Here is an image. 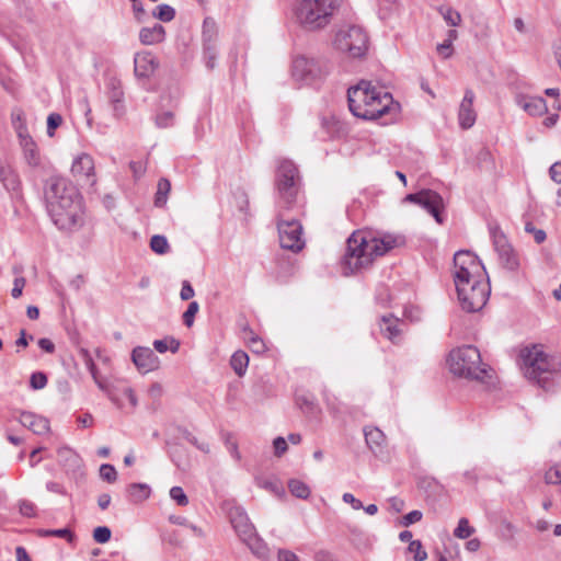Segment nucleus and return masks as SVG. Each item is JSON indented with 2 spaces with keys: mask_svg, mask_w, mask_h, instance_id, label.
Here are the masks:
<instances>
[{
  "mask_svg": "<svg viewBox=\"0 0 561 561\" xmlns=\"http://www.w3.org/2000/svg\"><path fill=\"white\" fill-rule=\"evenodd\" d=\"M48 214L54 224L61 230H73L83 224L82 197L64 198V201L47 206Z\"/></svg>",
  "mask_w": 561,
  "mask_h": 561,
  "instance_id": "obj_7",
  "label": "nucleus"
},
{
  "mask_svg": "<svg viewBox=\"0 0 561 561\" xmlns=\"http://www.w3.org/2000/svg\"><path fill=\"white\" fill-rule=\"evenodd\" d=\"M204 47V58L205 64L208 69H213L215 67V61L217 58V48L216 45H206Z\"/></svg>",
  "mask_w": 561,
  "mask_h": 561,
  "instance_id": "obj_47",
  "label": "nucleus"
},
{
  "mask_svg": "<svg viewBox=\"0 0 561 561\" xmlns=\"http://www.w3.org/2000/svg\"><path fill=\"white\" fill-rule=\"evenodd\" d=\"M276 187L279 199L286 208L296 201L299 188V174L296 165L290 160H282L276 173Z\"/></svg>",
  "mask_w": 561,
  "mask_h": 561,
  "instance_id": "obj_9",
  "label": "nucleus"
},
{
  "mask_svg": "<svg viewBox=\"0 0 561 561\" xmlns=\"http://www.w3.org/2000/svg\"><path fill=\"white\" fill-rule=\"evenodd\" d=\"M195 291L188 280H183L180 297L182 300H188L193 298Z\"/></svg>",
  "mask_w": 561,
  "mask_h": 561,
  "instance_id": "obj_61",
  "label": "nucleus"
},
{
  "mask_svg": "<svg viewBox=\"0 0 561 561\" xmlns=\"http://www.w3.org/2000/svg\"><path fill=\"white\" fill-rule=\"evenodd\" d=\"M401 322L398 318L383 316L380 321V331L389 340L394 341L401 333Z\"/></svg>",
  "mask_w": 561,
  "mask_h": 561,
  "instance_id": "obj_27",
  "label": "nucleus"
},
{
  "mask_svg": "<svg viewBox=\"0 0 561 561\" xmlns=\"http://www.w3.org/2000/svg\"><path fill=\"white\" fill-rule=\"evenodd\" d=\"M165 37L164 27L154 24L152 27H142L139 32V39L144 45H154L163 42Z\"/></svg>",
  "mask_w": 561,
  "mask_h": 561,
  "instance_id": "obj_25",
  "label": "nucleus"
},
{
  "mask_svg": "<svg viewBox=\"0 0 561 561\" xmlns=\"http://www.w3.org/2000/svg\"><path fill=\"white\" fill-rule=\"evenodd\" d=\"M71 173L79 179L91 180L94 175V160L88 153H80L72 162Z\"/></svg>",
  "mask_w": 561,
  "mask_h": 561,
  "instance_id": "obj_21",
  "label": "nucleus"
},
{
  "mask_svg": "<svg viewBox=\"0 0 561 561\" xmlns=\"http://www.w3.org/2000/svg\"><path fill=\"white\" fill-rule=\"evenodd\" d=\"M474 533V528L469 525L467 518H460L458 526L454 530V536L459 539H467Z\"/></svg>",
  "mask_w": 561,
  "mask_h": 561,
  "instance_id": "obj_41",
  "label": "nucleus"
},
{
  "mask_svg": "<svg viewBox=\"0 0 561 561\" xmlns=\"http://www.w3.org/2000/svg\"><path fill=\"white\" fill-rule=\"evenodd\" d=\"M249 549L252 551L254 556L260 559H267L270 557V549L267 545L264 542L262 538H260L256 533L252 534L244 540H242Z\"/></svg>",
  "mask_w": 561,
  "mask_h": 561,
  "instance_id": "obj_30",
  "label": "nucleus"
},
{
  "mask_svg": "<svg viewBox=\"0 0 561 561\" xmlns=\"http://www.w3.org/2000/svg\"><path fill=\"white\" fill-rule=\"evenodd\" d=\"M367 44L368 39L365 31L357 25L341 26L334 37V47L353 58L364 56Z\"/></svg>",
  "mask_w": 561,
  "mask_h": 561,
  "instance_id": "obj_8",
  "label": "nucleus"
},
{
  "mask_svg": "<svg viewBox=\"0 0 561 561\" xmlns=\"http://www.w3.org/2000/svg\"><path fill=\"white\" fill-rule=\"evenodd\" d=\"M525 231L528 233H533L534 239L538 244L542 243L547 238L546 232L542 229L535 228V226L531 222L526 224Z\"/></svg>",
  "mask_w": 561,
  "mask_h": 561,
  "instance_id": "obj_56",
  "label": "nucleus"
},
{
  "mask_svg": "<svg viewBox=\"0 0 561 561\" xmlns=\"http://www.w3.org/2000/svg\"><path fill=\"white\" fill-rule=\"evenodd\" d=\"M62 124V117L58 113H50L47 117V135L53 137L55 130Z\"/></svg>",
  "mask_w": 561,
  "mask_h": 561,
  "instance_id": "obj_45",
  "label": "nucleus"
},
{
  "mask_svg": "<svg viewBox=\"0 0 561 561\" xmlns=\"http://www.w3.org/2000/svg\"><path fill=\"white\" fill-rule=\"evenodd\" d=\"M288 489L290 493L298 499H307L310 495L309 486L297 479H293L288 482Z\"/></svg>",
  "mask_w": 561,
  "mask_h": 561,
  "instance_id": "obj_35",
  "label": "nucleus"
},
{
  "mask_svg": "<svg viewBox=\"0 0 561 561\" xmlns=\"http://www.w3.org/2000/svg\"><path fill=\"white\" fill-rule=\"evenodd\" d=\"M328 72L325 62L320 59L307 55H298L293 59L291 76L302 84H313L322 80Z\"/></svg>",
  "mask_w": 561,
  "mask_h": 561,
  "instance_id": "obj_10",
  "label": "nucleus"
},
{
  "mask_svg": "<svg viewBox=\"0 0 561 561\" xmlns=\"http://www.w3.org/2000/svg\"><path fill=\"white\" fill-rule=\"evenodd\" d=\"M0 182L11 192H15L20 187L19 175L9 164L0 163Z\"/></svg>",
  "mask_w": 561,
  "mask_h": 561,
  "instance_id": "obj_28",
  "label": "nucleus"
},
{
  "mask_svg": "<svg viewBox=\"0 0 561 561\" xmlns=\"http://www.w3.org/2000/svg\"><path fill=\"white\" fill-rule=\"evenodd\" d=\"M100 477L102 480L114 483L117 480V471L114 466L110 463H103L100 467Z\"/></svg>",
  "mask_w": 561,
  "mask_h": 561,
  "instance_id": "obj_44",
  "label": "nucleus"
},
{
  "mask_svg": "<svg viewBox=\"0 0 561 561\" xmlns=\"http://www.w3.org/2000/svg\"><path fill=\"white\" fill-rule=\"evenodd\" d=\"M46 385H47V377L44 373L36 371L31 375L30 386L34 390L43 389L46 387Z\"/></svg>",
  "mask_w": 561,
  "mask_h": 561,
  "instance_id": "obj_48",
  "label": "nucleus"
},
{
  "mask_svg": "<svg viewBox=\"0 0 561 561\" xmlns=\"http://www.w3.org/2000/svg\"><path fill=\"white\" fill-rule=\"evenodd\" d=\"M41 535L66 538L69 542L73 540V534L68 528L41 530Z\"/></svg>",
  "mask_w": 561,
  "mask_h": 561,
  "instance_id": "obj_52",
  "label": "nucleus"
},
{
  "mask_svg": "<svg viewBox=\"0 0 561 561\" xmlns=\"http://www.w3.org/2000/svg\"><path fill=\"white\" fill-rule=\"evenodd\" d=\"M131 360L137 369L142 374L153 371L160 366V360L154 352L145 346H137L133 350Z\"/></svg>",
  "mask_w": 561,
  "mask_h": 561,
  "instance_id": "obj_15",
  "label": "nucleus"
},
{
  "mask_svg": "<svg viewBox=\"0 0 561 561\" xmlns=\"http://www.w3.org/2000/svg\"><path fill=\"white\" fill-rule=\"evenodd\" d=\"M278 561H300L296 553L287 549H279L277 553Z\"/></svg>",
  "mask_w": 561,
  "mask_h": 561,
  "instance_id": "obj_63",
  "label": "nucleus"
},
{
  "mask_svg": "<svg viewBox=\"0 0 561 561\" xmlns=\"http://www.w3.org/2000/svg\"><path fill=\"white\" fill-rule=\"evenodd\" d=\"M522 370L530 382L549 390L561 380V359L547 353L542 345L522 351Z\"/></svg>",
  "mask_w": 561,
  "mask_h": 561,
  "instance_id": "obj_4",
  "label": "nucleus"
},
{
  "mask_svg": "<svg viewBox=\"0 0 561 561\" xmlns=\"http://www.w3.org/2000/svg\"><path fill=\"white\" fill-rule=\"evenodd\" d=\"M350 111L363 119H377L386 115H394L399 104L394 103L391 93L368 81H360L347 90Z\"/></svg>",
  "mask_w": 561,
  "mask_h": 561,
  "instance_id": "obj_3",
  "label": "nucleus"
},
{
  "mask_svg": "<svg viewBox=\"0 0 561 561\" xmlns=\"http://www.w3.org/2000/svg\"><path fill=\"white\" fill-rule=\"evenodd\" d=\"M545 481L548 484H560L561 483V468L559 466L550 468L545 473Z\"/></svg>",
  "mask_w": 561,
  "mask_h": 561,
  "instance_id": "obj_54",
  "label": "nucleus"
},
{
  "mask_svg": "<svg viewBox=\"0 0 561 561\" xmlns=\"http://www.w3.org/2000/svg\"><path fill=\"white\" fill-rule=\"evenodd\" d=\"M404 242L400 236L385 233L374 236L366 231H355L347 239L343 265L345 274L367 268L375 257L386 254Z\"/></svg>",
  "mask_w": 561,
  "mask_h": 561,
  "instance_id": "obj_2",
  "label": "nucleus"
},
{
  "mask_svg": "<svg viewBox=\"0 0 561 561\" xmlns=\"http://www.w3.org/2000/svg\"><path fill=\"white\" fill-rule=\"evenodd\" d=\"M251 336L248 339V344L252 352L261 354L265 352L266 346L261 337L250 332Z\"/></svg>",
  "mask_w": 561,
  "mask_h": 561,
  "instance_id": "obj_53",
  "label": "nucleus"
},
{
  "mask_svg": "<svg viewBox=\"0 0 561 561\" xmlns=\"http://www.w3.org/2000/svg\"><path fill=\"white\" fill-rule=\"evenodd\" d=\"M230 365L238 376H243L249 365V356L243 351L233 353L230 359Z\"/></svg>",
  "mask_w": 561,
  "mask_h": 561,
  "instance_id": "obj_33",
  "label": "nucleus"
},
{
  "mask_svg": "<svg viewBox=\"0 0 561 561\" xmlns=\"http://www.w3.org/2000/svg\"><path fill=\"white\" fill-rule=\"evenodd\" d=\"M409 551L414 554L415 561H425L427 558V553L423 549L420 540L411 541L409 545Z\"/></svg>",
  "mask_w": 561,
  "mask_h": 561,
  "instance_id": "obj_46",
  "label": "nucleus"
},
{
  "mask_svg": "<svg viewBox=\"0 0 561 561\" xmlns=\"http://www.w3.org/2000/svg\"><path fill=\"white\" fill-rule=\"evenodd\" d=\"M25 278L24 277H16L13 282V288H12V291H11V295L13 298H19L21 297L22 293H23V288L25 286Z\"/></svg>",
  "mask_w": 561,
  "mask_h": 561,
  "instance_id": "obj_59",
  "label": "nucleus"
},
{
  "mask_svg": "<svg viewBox=\"0 0 561 561\" xmlns=\"http://www.w3.org/2000/svg\"><path fill=\"white\" fill-rule=\"evenodd\" d=\"M107 98L116 118H121L125 114L124 92L122 84L117 79H110L107 84Z\"/></svg>",
  "mask_w": 561,
  "mask_h": 561,
  "instance_id": "obj_20",
  "label": "nucleus"
},
{
  "mask_svg": "<svg viewBox=\"0 0 561 561\" xmlns=\"http://www.w3.org/2000/svg\"><path fill=\"white\" fill-rule=\"evenodd\" d=\"M447 364L450 373L457 377L481 382L491 377L490 367L482 363L480 351L472 345L450 351Z\"/></svg>",
  "mask_w": 561,
  "mask_h": 561,
  "instance_id": "obj_6",
  "label": "nucleus"
},
{
  "mask_svg": "<svg viewBox=\"0 0 561 561\" xmlns=\"http://www.w3.org/2000/svg\"><path fill=\"white\" fill-rule=\"evenodd\" d=\"M454 282L461 308L467 312L481 310L490 296L489 282L484 279V267L470 251H458L454 255Z\"/></svg>",
  "mask_w": 561,
  "mask_h": 561,
  "instance_id": "obj_1",
  "label": "nucleus"
},
{
  "mask_svg": "<svg viewBox=\"0 0 561 561\" xmlns=\"http://www.w3.org/2000/svg\"><path fill=\"white\" fill-rule=\"evenodd\" d=\"M150 248L157 254H165L170 250L169 242L164 236L154 234L150 240Z\"/></svg>",
  "mask_w": 561,
  "mask_h": 561,
  "instance_id": "obj_36",
  "label": "nucleus"
},
{
  "mask_svg": "<svg viewBox=\"0 0 561 561\" xmlns=\"http://www.w3.org/2000/svg\"><path fill=\"white\" fill-rule=\"evenodd\" d=\"M199 306L196 301L190 302L186 311L183 313V322L186 327H192L194 317L198 312Z\"/></svg>",
  "mask_w": 561,
  "mask_h": 561,
  "instance_id": "obj_50",
  "label": "nucleus"
},
{
  "mask_svg": "<svg viewBox=\"0 0 561 561\" xmlns=\"http://www.w3.org/2000/svg\"><path fill=\"white\" fill-rule=\"evenodd\" d=\"M474 93L472 90L465 91L463 99L459 106L458 119L459 125L463 129L472 127L476 123L477 113L473 108Z\"/></svg>",
  "mask_w": 561,
  "mask_h": 561,
  "instance_id": "obj_18",
  "label": "nucleus"
},
{
  "mask_svg": "<svg viewBox=\"0 0 561 561\" xmlns=\"http://www.w3.org/2000/svg\"><path fill=\"white\" fill-rule=\"evenodd\" d=\"M230 523L241 540L255 533L247 513L241 507H232L229 512Z\"/></svg>",
  "mask_w": 561,
  "mask_h": 561,
  "instance_id": "obj_17",
  "label": "nucleus"
},
{
  "mask_svg": "<svg viewBox=\"0 0 561 561\" xmlns=\"http://www.w3.org/2000/svg\"><path fill=\"white\" fill-rule=\"evenodd\" d=\"M518 105L529 115H542L547 111L545 99L539 96H520L517 100Z\"/></svg>",
  "mask_w": 561,
  "mask_h": 561,
  "instance_id": "obj_24",
  "label": "nucleus"
},
{
  "mask_svg": "<svg viewBox=\"0 0 561 561\" xmlns=\"http://www.w3.org/2000/svg\"><path fill=\"white\" fill-rule=\"evenodd\" d=\"M58 461L69 468H73L78 466L80 458L79 456L69 447H61L57 450Z\"/></svg>",
  "mask_w": 561,
  "mask_h": 561,
  "instance_id": "obj_34",
  "label": "nucleus"
},
{
  "mask_svg": "<svg viewBox=\"0 0 561 561\" xmlns=\"http://www.w3.org/2000/svg\"><path fill=\"white\" fill-rule=\"evenodd\" d=\"M407 201L415 203L427 210L438 224L443 222L442 210L444 208V201L438 193L432 190H424L419 193L409 194Z\"/></svg>",
  "mask_w": 561,
  "mask_h": 561,
  "instance_id": "obj_14",
  "label": "nucleus"
},
{
  "mask_svg": "<svg viewBox=\"0 0 561 561\" xmlns=\"http://www.w3.org/2000/svg\"><path fill=\"white\" fill-rule=\"evenodd\" d=\"M549 176L554 183L561 184V161L554 162L550 167Z\"/></svg>",
  "mask_w": 561,
  "mask_h": 561,
  "instance_id": "obj_60",
  "label": "nucleus"
},
{
  "mask_svg": "<svg viewBox=\"0 0 561 561\" xmlns=\"http://www.w3.org/2000/svg\"><path fill=\"white\" fill-rule=\"evenodd\" d=\"M158 67L157 58L149 51L137 53L134 58V72L137 78H149Z\"/></svg>",
  "mask_w": 561,
  "mask_h": 561,
  "instance_id": "obj_19",
  "label": "nucleus"
},
{
  "mask_svg": "<svg viewBox=\"0 0 561 561\" xmlns=\"http://www.w3.org/2000/svg\"><path fill=\"white\" fill-rule=\"evenodd\" d=\"M203 46L216 45L218 37V26L213 18H206L203 22Z\"/></svg>",
  "mask_w": 561,
  "mask_h": 561,
  "instance_id": "obj_32",
  "label": "nucleus"
},
{
  "mask_svg": "<svg viewBox=\"0 0 561 561\" xmlns=\"http://www.w3.org/2000/svg\"><path fill=\"white\" fill-rule=\"evenodd\" d=\"M175 116L171 111H164L156 115V125L159 128H168L174 125Z\"/></svg>",
  "mask_w": 561,
  "mask_h": 561,
  "instance_id": "obj_42",
  "label": "nucleus"
},
{
  "mask_svg": "<svg viewBox=\"0 0 561 561\" xmlns=\"http://www.w3.org/2000/svg\"><path fill=\"white\" fill-rule=\"evenodd\" d=\"M343 0H295L294 16L297 24L307 32L327 28Z\"/></svg>",
  "mask_w": 561,
  "mask_h": 561,
  "instance_id": "obj_5",
  "label": "nucleus"
},
{
  "mask_svg": "<svg viewBox=\"0 0 561 561\" xmlns=\"http://www.w3.org/2000/svg\"><path fill=\"white\" fill-rule=\"evenodd\" d=\"M129 167L135 178H140L146 171L145 164L140 161H131Z\"/></svg>",
  "mask_w": 561,
  "mask_h": 561,
  "instance_id": "obj_64",
  "label": "nucleus"
},
{
  "mask_svg": "<svg viewBox=\"0 0 561 561\" xmlns=\"http://www.w3.org/2000/svg\"><path fill=\"white\" fill-rule=\"evenodd\" d=\"M278 234L283 249L298 252L305 247L302 226L297 220H279Z\"/></svg>",
  "mask_w": 561,
  "mask_h": 561,
  "instance_id": "obj_11",
  "label": "nucleus"
},
{
  "mask_svg": "<svg viewBox=\"0 0 561 561\" xmlns=\"http://www.w3.org/2000/svg\"><path fill=\"white\" fill-rule=\"evenodd\" d=\"M19 422L37 435L45 434L49 431L48 420L32 412H22Z\"/></svg>",
  "mask_w": 561,
  "mask_h": 561,
  "instance_id": "obj_22",
  "label": "nucleus"
},
{
  "mask_svg": "<svg viewBox=\"0 0 561 561\" xmlns=\"http://www.w3.org/2000/svg\"><path fill=\"white\" fill-rule=\"evenodd\" d=\"M18 137L27 164L31 167H38L41 164V154L36 142L28 134L27 127H24L23 125L19 126Z\"/></svg>",
  "mask_w": 561,
  "mask_h": 561,
  "instance_id": "obj_16",
  "label": "nucleus"
},
{
  "mask_svg": "<svg viewBox=\"0 0 561 561\" xmlns=\"http://www.w3.org/2000/svg\"><path fill=\"white\" fill-rule=\"evenodd\" d=\"M364 436L368 448L379 456L383 453L386 446V435L381 430L375 426L364 427Z\"/></svg>",
  "mask_w": 561,
  "mask_h": 561,
  "instance_id": "obj_23",
  "label": "nucleus"
},
{
  "mask_svg": "<svg viewBox=\"0 0 561 561\" xmlns=\"http://www.w3.org/2000/svg\"><path fill=\"white\" fill-rule=\"evenodd\" d=\"M422 516H423V514L421 511H417V510L412 511L403 516L401 525L408 527L411 524L420 522L422 519Z\"/></svg>",
  "mask_w": 561,
  "mask_h": 561,
  "instance_id": "obj_57",
  "label": "nucleus"
},
{
  "mask_svg": "<svg viewBox=\"0 0 561 561\" xmlns=\"http://www.w3.org/2000/svg\"><path fill=\"white\" fill-rule=\"evenodd\" d=\"M19 511H20L21 515H23L25 517H34L36 515V507L34 505V503H32L27 500H23L20 502Z\"/></svg>",
  "mask_w": 561,
  "mask_h": 561,
  "instance_id": "obj_55",
  "label": "nucleus"
},
{
  "mask_svg": "<svg viewBox=\"0 0 561 561\" xmlns=\"http://www.w3.org/2000/svg\"><path fill=\"white\" fill-rule=\"evenodd\" d=\"M129 500L134 503H140L150 496L151 489L146 483H130L126 488Z\"/></svg>",
  "mask_w": 561,
  "mask_h": 561,
  "instance_id": "obj_31",
  "label": "nucleus"
},
{
  "mask_svg": "<svg viewBox=\"0 0 561 561\" xmlns=\"http://www.w3.org/2000/svg\"><path fill=\"white\" fill-rule=\"evenodd\" d=\"M154 350L159 353H164L168 350H170L172 353H176L180 347L179 341L175 339H163V340H156L153 342Z\"/></svg>",
  "mask_w": 561,
  "mask_h": 561,
  "instance_id": "obj_37",
  "label": "nucleus"
},
{
  "mask_svg": "<svg viewBox=\"0 0 561 561\" xmlns=\"http://www.w3.org/2000/svg\"><path fill=\"white\" fill-rule=\"evenodd\" d=\"M79 354L85 365V367L88 368V370L90 371L91 374V377L92 379L94 380V382L96 383V386L102 390V391H107V383H106V380L104 378H102L99 374V370L94 364V360H93V357L92 355L90 354V352L84 348V347H81L79 350Z\"/></svg>",
  "mask_w": 561,
  "mask_h": 561,
  "instance_id": "obj_26",
  "label": "nucleus"
},
{
  "mask_svg": "<svg viewBox=\"0 0 561 561\" xmlns=\"http://www.w3.org/2000/svg\"><path fill=\"white\" fill-rule=\"evenodd\" d=\"M105 392L108 396L110 400L113 403H115L118 408L125 407V400L128 402V404L131 409H135L138 404L137 397H136L134 390L129 387H125L122 390V396H117L116 393L111 391L108 388H107V391H105Z\"/></svg>",
  "mask_w": 561,
  "mask_h": 561,
  "instance_id": "obj_29",
  "label": "nucleus"
},
{
  "mask_svg": "<svg viewBox=\"0 0 561 561\" xmlns=\"http://www.w3.org/2000/svg\"><path fill=\"white\" fill-rule=\"evenodd\" d=\"M273 446H274V454L277 457H280L282 455H284L288 448L287 442L280 436L276 437L274 439Z\"/></svg>",
  "mask_w": 561,
  "mask_h": 561,
  "instance_id": "obj_58",
  "label": "nucleus"
},
{
  "mask_svg": "<svg viewBox=\"0 0 561 561\" xmlns=\"http://www.w3.org/2000/svg\"><path fill=\"white\" fill-rule=\"evenodd\" d=\"M170 497L180 506H186L188 504V499L181 486L171 488Z\"/></svg>",
  "mask_w": 561,
  "mask_h": 561,
  "instance_id": "obj_49",
  "label": "nucleus"
},
{
  "mask_svg": "<svg viewBox=\"0 0 561 561\" xmlns=\"http://www.w3.org/2000/svg\"><path fill=\"white\" fill-rule=\"evenodd\" d=\"M153 16L162 22H170L174 19L175 11L172 7L168 4H160L153 11Z\"/></svg>",
  "mask_w": 561,
  "mask_h": 561,
  "instance_id": "obj_40",
  "label": "nucleus"
},
{
  "mask_svg": "<svg viewBox=\"0 0 561 561\" xmlns=\"http://www.w3.org/2000/svg\"><path fill=\"white\" fill-rule=\"evenodd\" d=\"M78 190L67 179L61 176H51L47 180L45 186V198L47 206L53 202L59 203L64 198L77 196Z\"/></svg>",
  "mask_w": 561,
  "mask_h": 561,
  "instance_id": "obj_13",
  "label": "nucleus"
},
{
  "mask_svg": "<svg viewBox=\"0 0 561 561\" xmlns=\"http://www.w3.org/2000/svg\"><path fill=\"white\" fill-rule=\"evenodd\" d=\"M111 529L106 526H99L93 530V539L99 543H105L111 539Z\"/></svg>",
  "mask_w": 561,
  "mask_h": 561,
  "instance_id": "obj_51",
  "label": "nucleus"
},
{
  "mask_svg": "<svg viewBox=\"0 0 561 561\" xmlns=\"http://www.w3.org/2000/svg\"><path fill=\"white\" fill-rule=\"evenodd\" d=\"M225 445H226V448H227L228 453L230 454V456L236 461H240L241 460V454H240L239 448H238V442L234 439L232 434H230V433L226 434V436H225Z\"/></svg>",
  "mask_w": 561,
  "mask_h": 561,
  "instance_id": "obj_43",
  "label": "nucleus"
},
{
  "mask_svg": "<svg viewBox=\"0 0 561 561\" xmlns=\"http://www.w3.org/2000/svg\"><path fill=\"white\" fill-rule=\"evenodd\" d=\"M436 49H437V53L445 59L449 58L454 51L453 44H450L446 41H444L442 44H438Z\"/></svg>",
  "mask_w": 561,
  "mask_h": 561,
  "instance_id": "obj_62",
  "label": "nucleus"
},
{
  "mask_svg": "<svg viewBox=\"0 0 561 561\" xmlns=\"http://www.w3.org/2000/svg\"><path fill=\"white\" fill-rule=\"evenodd\" d=\"M171 190V184L167 179H160L158 182V190L156 194V205L162 206L167 202V196Z\"/></svg>",
  "mask_w": 561,
  "mask_h": 561,
  "instance_id": "obj_39",
  "label": "nucleus"
},
{
  "mask_svg": "<svg viewBox=\"0 0 561 561\" xmlns=\"http://www.w3.org/2000/svg\"><path fill=\"white\" fill-rule=\"evenodd\" d=\"M492 239L501 265L508 271H517L520 266L519 259L506 237L501 231L493 230Z\"/></svg>",
  "mask_w": 561,
  "mask_h": 561,
  "instance_id": "obj_12",
  "label": "nucleus"
},
{
  "mask_svg": "<svg viewBox=\"0 0 561 561\" xmlns=\"http://www.w3.org/2000/svg\"><path fill=\"white\" fill-rule=\"evenodd\" d=\"M439 12L445 22L450 26H458L461 22V15L450 7H442Z\"/></svg>",
  "mask_w": 561,
  "mask_h": 561,
  "instance_id": "obj_38",
  "label": "nucleus"
}]
</instances>
